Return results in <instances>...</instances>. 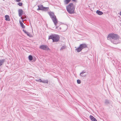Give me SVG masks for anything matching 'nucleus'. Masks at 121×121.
I'll list each match as a JSON object with an SVG mask.
<instances>
[{"label": "nucleus", "mask_w": 121, "mask_h": 121, "mask_svg": "<svg viewBox=\"0 0 121 121\" xmlns=\"http://www.w3.org/2000/svg\"><path fill=\"white\" fill-rule=\"evenodd\" d=\"M75 6L72 3H70L66 7L67 11L70 14L74 13Z\"/></svg>", "instance_id": "f257e3e1"}, {"label": "nucleus", "mask_w": 121, "mask_h": 121, "mask_svg": "<svg viewBox=\"0 0 121 121\" xmlns=\"http://www.w3.org/2000/svg\"><path fill=\"white\" fill-rule=\"evenodd\" d=\"M108 39H112L114 41H118V38H119L117 34H115L113 33H112L109 34L108 36Z\"/></svg>", "instance_id": "f03ea898"}, {"label": "nucleus", "mask_w": 121, "mask_h": 121, "mask_svg": "<svg viewBox=\"0 0 121 121\" xmlns=\"http://www.w3.org/2000/svg\"><path fill=\"white\" fill-rule=\"evenodd\" d=\"M59 38V36L55 35H52L49 37L48 39H52L53 42H56L58 41Z\"/></svg>", "instance_id": "7ed1b4c3"}, {"label": "nucleus", "mask_w": 121, "mask_h": 121, "mask_svg": "<svg viewBox=\"0 0 121 121\" xmlns=\"http://www.w3.org/2000/svg\"><path fill=\"white\" fill-rule=\"evenodd\" d=\"M38 9L39 10H48V7H43V5L38 6Z\"/></svg>", "instance_id": "20e7f679"}, {"label": "nucleus", "mask_w": 121, "mask_h": 121, "mask_svg": "<svg viewBox=\"0 0 121 121\" xmlns=\"http://www.w3.org/2000/svg\"><path fill=\"white\" fill-rule=\"evenodd\" d=\"M39 48H40L44 50H48L49 49L48 47L46 45H42Z\"/></svg>", "instance_id": "39448f33"}, {"label": "nucleus", "mask_w": 121, "mask_h": 121, "mask_svg": "<svg viewBox=\"0 0 121 121\" xmlns=\"http://www.w3.org/2000/svg\"><path fill=\"white\" fill-rule=\"evenodd\" d=\"M48 13L50 16L52 18V19L56 17V16L55 15L54 13L52 12H49Z\"/></svg>", "instance_id": "423d86ee"}, {"label": "nucleus", "mask_w": 121, "mask_h": 121, "mask_svg": "<svg viewBox=\"0 0 121 121\" xmlns=\"http://www.w3.org/2000/svg\"><path fill=\"white\" fill-rule=\"evenodd\" d=\"M52 20L55 26H56L58 23V22L56 17L53 19H52Z\"/></svg>", "instance_id": "0eeeda50"}, {"label": "nucleus", "mask_w": 121, "mask_h": 121, "mask_svg": "<svg viewBox=\"0 0 121 121\" xmlns=\"http://www.w3.org/2000/svg\"><path fill=\"white\" fill-rule=\"evenodd\" d=\"M80 46L82 49L84 48H86L87 47V46L85 44H83L80 45Z\"/></svg>", "instance_id": "6e6552de"}, {"label": "nucleus", "mask_w": 121, "mask_h": 121, "mask_svg": "<svg viewBox=\"0 0 121 121\" xmlns=\"http://www.w3.org/2000/svg\"><path fill=\"white\" fill-rule=\"evenodd\" d=\"M18 14L19 16L21 17L23 13V11L22 9H19L18 10Z\"/></svg>", "instance_id": "1a4fd4ad"}, {"label": "nucleus", "mask_w": 121, "mask_h": 121, "mask_svg": "<svg viewBox=\"0 0 121 121\" xmlns=\"http://www.w3.org/2000/svg\"><path fill=\"white\" fill-rule=\"evenodd\" d=\"M90 118L92 121H97L96 119L92 116L90 115Z\"/></svg>", "instance_id": "9d476101"}, {"label": "nucleus", "mask_w": 121, "mask_h": 121, "mask_svg": "<svg viewBox=\"0 0 121 121\" xmlns=\"http://www.w3.org/2000/svg\"><path fill=\"white\" fill-rule=\"evenodd\" d=\"M5 20L7 21H9L10 19L9 18V17L8 15H6L5 16Z\"/></svg>", "instance_id": "9b49d317"}, {"label": "nucleus", "mask_w": 121, "mask_h": 121, "mask_svg": "<svg viewBox=\"0 0 121 121\" xmlns=\"http://www.w3.org/2000/svg\"><path fill=\"white\" fill-rule=\"evenodd\" d=\"M5 61V59L0 60V66L2 65Z\"/></svg>", "instance_id": "f8f14e48"}, {"label": "nucleus", "mask_w": 121, "mask_h": 121, "mask_svg": "<svg viewBox=\"0 0 121 121\" xmlns=\"http://www.w3.org/2000/svg\"><path fill=\"white\" fill-rule=\"evenodd\" d=\"M40 82H42L43 83H48V80H42L40 78Z\"/></svg>", "instance_id": "ddd939ff"}, {"label": "nucleus", "mask_w": 121, "mask_h": 121, "mask_svg": "<svg viewBox=\"0 0 121 121\" xmlns=\"http://www.w3.org/2000/svg\"><path fill=\"white\" fill-rule=\"evenodd\" d=\"M82 49L81 48V47L79 46L78 48H77L76 49V50L78 52H79L81 51Z\"/></svg>", "instance_id": "4468645a"}, {"label": "nucleus", "mask_w": 121, "mask_h": 121, "mask_svg": "<svg viewBox=\"0 0 121 121\" xmlns=\"http://www.w3.org/2000/svg\"><path fill=\"white\" fill-rule=\"evenodd\" d=\"M96 13L97 14L99 15H102L103 13L102 12L98 10L97 11Z\"/></svg>", "instance_id": "2eb2a0df"}, {"label": "nucleus", "mask_w": 121, "mask_h": 121, "mask_svg": "<svg viewBox=\"0 0 121 121\" xmlns=\"http://www.w3.org/2000/svg\"><path fill=\"white\" fill-rule=\"evenodd\" d=\"M71 0H65L64 2L65 4H67L71 1Z\"/></svg>", "instance_id": "dca6fc26"}, {"label": "nucleus", "mask_w": 121, "mask_h": 121, "mask_svg": "<svg viewBox=\"0 0 121 121\" xmlns=\"http://www.w3.org/2000/svg\"><path fill=\"white\" fill-rule=\"evenodd\" d=\"M113 42L115 44H117L119 42V38H118V41H114V39L113 40Z\"/></svg>", "instance_id": "f3484780"}, {"label": "nucleus", "mask_w": 121, "mask_h": 121, "mask_svg": "<svg viewBox=\"0 0 121 121\" xmlns=\"http://www.w3.org/2000/svg\"><path fill=\"white\" fill-rule=\"evenodd\" d=\"M20 23L21 27L23 28H25V26L21 22H20Z\"/></svg>", "instance_id": "a211bd4d"}, {"label": "nucleus", "mask_w": 121, "mask_h": 121, "mask_svg": "<svg viewBox=\"0 0 121 121\" xmlns=\"http://www.w3.org/2000/svg\"><path fill=\"white\" fill-rule=\"evenodd\" d=\"M23 31H24V32L27 35L29 36H30V35L29 33L27 32L25 30H23Z\"/></svg>", "instance_id": "6ab92c4d"}, {"label": "nucleus", "mask_w": 121, "mask_h": 121, "mask_svg": "<svg viewBox=\"0 0 121 121\" xmlns=\"http://www.w3.org/2000/svg\"><path fill=\"white\" fill-rule=\"evenodd\" d=\"M29 59L30 60H31L33 59V57L31 55H30L29 56Z\"/></svg>", "instance_id": "aec40b11"}, {"label": "nucleus", "mask_w": 121, "mask_h": 121, "mask_svg": "<svg viewBox=\"0 0 121 121\" xmlns=\"http://www.w3.org/2000/svg\"><path fill=\"white\" fill-rule=\"evenodd\" d=\"M22 3L19 2L18 4L19 6H22Z\"/></svg>", "instance_id": "412c9836"}, {"label": "nucleus", "mask_w": 121, "mask_h": 121, "mask_svg": "<svg viewBox=\"0 0 121 121\" xmlns=\"http://www.w3.org/2000/svg\"><path fill=\"white\" fill-rule=\"evenodd\" d=\"M77 82L78 83L80 84L81 83V82L80 80H77Z\"/></svg>", "instance_id": "4be33fe9"}, {"label": "nucleus", "mask_w": 121, "mask_h": 121, "mask_svg": "<svg viewBox=\"0 0 121 121\" xmlns=\"http://www.w3.org/2000/svg\"><path fill=\"white\" fill-rule=\"evenodd\" d=\"M65 46H63L61 47L60 49V50H62L63 49H65Z\"/></svg>", "instance_id": "5701e85b"}, {"label": "nucleus", "mask_w": 121, "mask_h": 121, "mask_svg": "<svg viewBox=\"0 0 121 121\" xmlns=\"http://www.w3.org/2000/svg\"><path fill=\"white\" fill-rule=\"evenodd\" d=\"M36 81L37 82H40V79H39V80H36Z\"/></svg>", "instance_id": "b1692460"}, {"label": "nucleus", "mask_w": 121, "mask_h": 121, "mask_svg": "<svg viewBox=\"0 0 121 121\" xmlns=\"http://www.w3.org/2000/svg\"><path fill=\"white\" fill-rule=\"evenodd\" d=\"M16 1L17 2L20 1L21 0H16Z\"/></svg>", "instance_id": "393cba45"}, {"label": "nucleus", "mask_w": 121, "mask_h": 121, "mask_svg": "<svg viewBox=\"0 0 121 121\" xmlns=\"http://www.w3.org/2000/svg\"><path fill=\"white\" fill-rule=\"evenodd\" d=\"M85 72H82V73H80V75L82 76V74L83 73H84Z\"/></svg>", "instance_id": "a878e982"}, {"label": "nucleus", "mask_w": 121, "mask_h": 121, "mask_svg": "<svg viewBox=\"0 0 121 121\" xmlns=\"http://www.w3.org/2000/svg\"><path fill=\"white\" fill-rule=\"evenodd\" d=\"M74 2H76V0H72Z\"/></svg>", "instance_id": "bb28decb"}, {"label": "nucleus", "mask_w": 121, "mask_h": 121, "mask_svg": "<svg viewBox=\"0 0 121 121\" xmlns=\"http://www.w3.org/2000/svg\"><path fill=\"white\" fill-rule=\"evenodd\" d=\"M120 15H121V12L120 13Z\"/></svg>", "instance_id": "cd10ccee"}, {"label": "nucleus", "mask_w": 121, "mask_h": 121, "mask_svg": "<svg viewBox=\"0 0 121 121\" xmlns=\"http://www.w3.org/2000/svg\"><path fill=\"white\" fill-rule=\"evenodd\" d=\"M56 28H57V27L56 26Z\"/></svg>", "instance_id": "c85d7f7f"}]
</instances>
